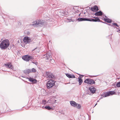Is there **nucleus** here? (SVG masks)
I'll return each instance as SVG.
<instances>
[{"label": "nucleus", "instance_id": "obj_6", "mask_svg": "<svg viewBox=\"0 0 120 120\" xmlns=\"http://www.w3.org/2000/svg\"><path fill=\"white\" fill-rule=\"evenodd\" d=\"M84 82L88 84L92 85L95 83V82L93 80L90 79H86Z\"/></svg>", "mask_w": 120, "mask_h": 120}, {"label": "nucleus", "instance_id": "obj_9", "mask_svg": "<svg viewBox=\"0 0 120 120\" xmlns=\"http://www.w3.org/2000/svg\"><path fill=\"white\" fill-rule=\"evenodd\" d=\"M7 68L9 69H13V67L10 63H8L5 64L4 65Z\"/></svg>", "mask_w": 120, "mask_h": 120}, {"label": "nucleus", "instance_id": "obj_11", "mask_svg": "<svg viewBox=\"0 0 120 120\" xmlns=\"http://www.w3.org/2000/svg\"><path fill=\"white\" fill-rule=\"evenodd\" d=\"M46 74L47 78H52L53 77V75L50 72H46Z\"/></svg>", "mask_w": 120, "mask_h": 120}, {"label": "nucleus", "instance_id": "obj_12", "mask_svg": "<svg viewBox=\"0 0 120 120\" xmlns=\"http://www.w3.org/2000/svg\"><path fill=\"white\" fill-rule=\"evenodd\" d=\"M89 90L93 94L95 93L96 91V89L94 87H91L89 88Z\"/></svg>", "mask_w": 120, "mask_h": 120}, {"label": "nucleus", "instance_id": "obj_25", "mask_svg": "<svg viewBox=\"0 0 120 120\" xmlns=\"http://www.w3.org/2000/svg\"><path fill=\"white\" fill-rule=\"evenodd\" d=\"M34 50L37 52H39V48H36L34 49Z\"/></svg>", "mask_w": 120, "mask_h": 120}, {"label": "nucleus", "instance_id": "obj_18", "mask_svg": "<svg viewBox=\"0 0 120 120\" xmlns=\"http://www.w3.org/2000/svg\"><path fill=\"white\" fill-rule=\"evenodd\" d=\"M66 75L67 77L69 78H75V75H71L69 74H66Z\"/></svg>", "mask_w": 120, "mask_h": 120}, {"label": "nucleus", "instance_id": "obj_21", "mask_svg": "<svg viewBox=\"0 0 120 120\" xmlns=\"http://www.w3.org/2000/svg\"><path fill=\"white\" fill-rule=\"evenodd\" d=\"M24 72L25 74H29L31 72L30 69H27L24 70Z\"/></svg>", "mask_w": 120, "mask_h": 120}, {"label": "nucleus", "instance_id": "obj_26", "mask_svg": "<svg viewBox=\"0 0 120 120\" xmlns=\"http://www.w3.org/2000/svg\"><path fill=\"white\" fill-rule=\"evenodd\" d=\"M46 101L45 100H43L42 101V104L43 105H45L46 103Z\"/></svg>", "mask_w": 120, "mask_h": 120}, {"label": "nucleus", "instance_id": "obj_22", "mask_svg": "<svg viewBox=\"0 0 120 120\" xmlns=\"http://www.w3.org/2000/svg\"><path fill=\"white\" fill-rule=\"evenodd\" d=\"M78 79L79 80L78 81L79 82V85H81L82 82V79H81V77H79L78 78Z\"/></svg>", "mask_w": 120, "mask_h": 120}, {"label": "nucleus", "instance_id": "obj_15", "mask_svg": "<svg viewBox=\"0 0 120 120\" xmlns=\"http://www.w3.org/2000/svg\"><path fill=\"white\" fill-rule=\"evenodd\" d=\"M56 101L53 98H51L49 100V102L52 104L55 103Z\"/></svg>", "mask_w": 120, "mask_h": 120}, {"label": "nucleus", "instance_id": "obj_35", "mask_svg": "<svg viewBox=\"0 0 120 120\" xmlns=\"http://www.w3.org/2000/svg\"><path fill=\"white\" fill-rule=\"evenodd\" d=\"M73 8L74 9H75V8Z\"/></svg>", "mask_w": 120, "mask_h": 120}, {"label": "nucleus", "instance_id": "obj_23", "mask_svg": "<svg viewBox=\"0 0 120 120\" xmlns=\"http://www.w3.org/2000/svg\"><path fill=\"white\" fill-rule=\"evenodd\" d=\"M45 108L46 109L48 110H50L51 109H52V107L51 108L49 106H45Z\"/></svg>", "mask_w": 120, "mask_h": 120}, {"label": "nucleus", "instance_id": "obj_27", "mask_svg": "<svg viewBox=\"0 0 120 120\" xmlns=\"http://www.w3.org/2000/svg\"><path fill=\"white\" fill-rule=\"evenodd\" d=\"M116 85L118 87H120V82L117 83Z\"/></svg>", "mask_w": 120, "mask_h": 120}, {"label": "nucleus", "instance_id": "obj_36", "mask_svg": "<svg viewBox=\"0 0 120 120\" xmlns=\"http://www.w3.org/2000/svg\"><path fill=\"white\" fill-rule=\"evenodd\" d=\"M105 17H106V16H105Z\"/></svg>", "mask_w": 120, "mask_h": 120}, {"label": "nucleus", "instance_id": "obj_31", "mask_svg": "<svg viewBox=\"0 0 120 120\" xmlns=\"http://www.w3.org/2000/svg\"><path fill=\"white\" fill-rule=\"evenodd\" d=\"M97 104H96L95 105V106H96V105H97Z\"/></svg>", "mask_w": 120, "mask_h": 120}, {"label": "nucleus", "instance_id": "obj_28", "mask_svg": "<svg viewBox=\"0 0 120 120\" xmlns=\"http://www.w3.org/2000/svg\"><path fill=\"white\" fill-rule=\"evenodd\" d=\"M113 25H114L116 26H117L118 27H119V26L117 25V24L116 23H113L112 24Z\"/></svg>", "mask_w": 120, "mask_h": 120}, {"label": "nucleus", "instance_id": "obj_32", "mask_svg": "<svg viewBox=\"0 0 120 120\" xmlns=\"http://www.w3.org/2000/svg\"><path fill=\"white\" fill-rule=\"evenodd\" d=\"M97 104H96L95 105V106H96V105H97Z\"/></svg>", "mask_w": 120, "mask_h": 120}, {"label": "nucleus", "instance_id": "obj_4", "mask_svg": "<svg viewBox=\"0 0 120 120\" xmlns=\"http://www.w3.org/2000/svg\"><path fill=\"white\" fill-rule=\"evenodd\" d=\"M22 58L24 60L26 61H28L30 60H33L34 59L33 57L30 56L28 55L23 56Z\"/></svg>", "mask_w": 120, "mask_h": 120}, {"label": "nucleus", "instance_id": "obj_5", "mask_svg": "<svg viewBox=\"0 0 120 120\" xmlns=\"http://www.w3.org/2000/svg\"><path fill=\"white\" fill-rule=\"evenodd\" d=\"M70 102L71 105L72 106L77 108L79 109L80 108L81 106L79 104H77L75 101H70Z\"/></svg>", "mask_w": 120, "mask_h": 120}, {"label": "nucleus", "instance_id": "obj_33", "mask_svg": "<svg viewBox=\"0 0 120 120\" xmlns=\"http://www.w3.org/2000/svg\"><path fill=\"white\" fill-rule=\"evenodd\" d=\"M108 25H111V24H108Z\"/></svg>", "mask_w": 120, "mask_h": 120}, {"label": "nucleus", "instance_id": "obj_16", "mask_svg": "<svg viewBox=\"0 0 120 120\" xmlns=\"http://www.w3.org/2000/svg\"><path fill=\"white\" fill-rule=\"evenodd\" d=\"M78 20L79 21H87L88 20V18H80L78 19Z\"/></svg>", "mask_w": 120, "mask_h": 120}, {"label": "nucleus", "instance_id": "obj_20", "mask_svg": "<svg viewBox=\"0 0 120 120\" xmlns=\"http://www.w3.org/2000/svg\"><path fill=\"white\" fill-rule=\"evenodd\" d=\"M104 21L108 23H110L112 22V20L108 18H104Z\"/></svg>", "mask_w": 120, "mask_h": 120}, {"label": "nucleus", "instance_id": "obj_3", "mask_svg": "<svg viewBox=\"0 0 120 120\" xmlns=\"http://www.w3.org/2000/svg\"><path fill=\"white\" fill-rule=\"evenodd\" d=\"M54 81L52 79H50L48 81L46 84V87L48 89L52 88L55 85Z\"/></svg>", "mask_w": 120, "mask_h": 120}, {"label": "nucleus", "instance_id": "obj_8", "mask_svg": "<svg viewBox=\"0 0 120 120\" xmlns=\"http://www.w3.org/2000/svg\"><path fill=\"white\" fill-rule=\"evenodd\" d=\"M31 40L30 38L28 37H25L23 39V41L26 43H28L31 41Z\"/></svg>", "mask_w": 120, "mask_h": 120}, {"label": "nucleus", "instance_id": "obj_14", "mask_svg": "<svg viewBox=\"0 0 120 120\" xmlns=\"http://www.w3.org/2000/svg\"><path fill=\"white\" fill-rule=\"evenodd\" d=\"M91 10L92 11L95 12L98 10V8L97 6H94L91 8Z\"/></svg>", "mask_w": 120, "mask_h": 120}, {"label": "nucleus", "instance_id": "obj_24", "mask_svg": "<svg viewBox=\"0 0 120 120\" xmlns=\"http://www.w3.org/2000/svg\"><path fill=\"white\" fill-rule=\"evenodd\" d=\"M36 71V70L34 68H33L31 70H30L31 72H35Z\"/></svg>", "mask_w": 120, "mask_h": 120}, {"label": "nucleus", "instance_id": "obj_2", "mask_svg": "<svg viewBox=\"0 0 120 120\" xmlns=\"http://www.w3.org/2000/svg\"><path fill=\"white\" fill-rule=\"evenodd\" d=\"M44 21L42 20H38L33 22L32 24L31 25H33L34 26H41L43 25Z\"/></svg>", "mask_w": 120, "mask_h": 120}, {"label": "nucleus", "instance_id": "obj_7", "mask_svg": "<svg viewBox=\"0 0 120 120\" xmlns=\"http://www.w3.org/2000/svg\"><path fill=\"white\" fill-rule=\"evenodd\" d=\"M115 92L114 91H110L106 93H105L104 94V96L106 97L110 95H111L114 94L115 93Z\"/></svg>", "mask_w": 120, "mask_h": 120}, {"label": "nucleus", "instance_id": "obj_29", "mask_svg": "<svg viewBox=\"0 0 120 120\" xmlns=\"http://www.w3.org/2000/svg\"><path fill=\"white\" fill-rule=\"evenodd\" d=\"M78 11V10H77V11H76L75 12H77Z\"/></svg>", "mask_w": 120, "mask_h": 120}, {"label": "nucleus", "instance_id": "obj_10", "mask_svg": "<svg viewBox=\"0 0 120 120\" xmlns=\"http://www.w3.org/2000/svg\"><path fill=\"white\" fill-rule=\"evenodd\" d=\"M100 20L99 18H95V19L88 18V21L95 22H100Z\"/></svg>", "mask_w": 120, "mask_h": 120}, {"label": "nucleus", "instance_id": "obj_30", "mask_svg": "<svg viewBox=\"0 0 120 120\" xmlns=\"http://www.w3.org/2000/svg\"><path fill=\"white\" fill-rule=\"evenodd\" d=\"M32 63H34V64H36V63H34V62H33Z\"/></svg>", "mask_w": 120, "mask_h": 120}, {"label": "nucleus", "instance_id": "obj_34", "mask_svg": "<svg viewBox=\"0 0 120 120\" xmlns=\"http://www.w3.org/2000/svg\"><path fill=\"white\" fill-rule=\"evenodd\" d=\"M119 31L120 32V29L119 30Z\"/></svg>", "mask_w": 120, "mask_h": 120}, {"label": "nucleus", "instance_id": "obj_1", "mask_svg": "<svg viewBox=\"0 0 120 120\" xmlns=\"http://www.w3.org/2000/svg\"><path fill=\"white\" fill-rule=\"evenodd\" d=\"M10 43L8 39H5L2 41L0 45V48L2 49H5L9 46Z\"/></svg>", "mask_w": 120, "mask_h": 120}, {"label": "nucleus", "instance_id": "obj_13", "mask_svg": "<svg viewBox=\"0 0 120 120\" xmlns=\"http://www.w3.org/2000/svg\"><path fill=\"white\" fill-rule=\"evenodd\" d=\"M27 79L30 82H32L33 83H36L37 82V80L36 79H34L33 78H31L30 77Z\"/></svg>", "mask_w": 120, "mask_h": 120}, {"label": "nucleus", "instance_id": "obj_19", "mask_svg": "<svg viewBox=\"0 0 120 120\" xmlns=\"http://www.w3.org/2000/svg\"><path fill=\"white\" fill-rule=\"evenodd\" d=\"M44 55L46 56V57L45 58L46 60H51V56L48 54H46L45 55Z\"/></svg>", "mask_w": 120, "mask_h": 120}, {"label": "nucleus", "instance_id": "obj_17", "mask_svg": "<svg viewBox=\"0 0 120 120\" xmlns=\"http://www.w3.org/2000/svg\"><path fill=\"white\" fill-rule=\"evenodd\" d=\"M102 14V12L101 11H98L95 13V15L96 16H101Z\"/></svg>", "mask_w": 120, "mask_h": 120}]
</instances>
